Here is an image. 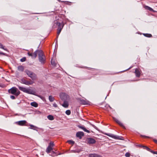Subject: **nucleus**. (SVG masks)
Instances as JSON below:
<instances>
[{"label": "nucleus", "instance_id": "35", "mask_svg": "<svg viewBox=\"0 0 157 157\" xmlns=\"http://www.w3.org/2000/svg\"><path fill=\"white\" fill-rule=\"evenodd\" d=\"M46 152L48 153H49V146H48V147H47V150H46Z\"/></svg>", "mask_w": 157, "mask_h": 157}, {"label": "nucleus", "instance_id": "15", "mask_svg": "<svg viewBox=\"0 0 157 157\" xmlns=\"http://www.w3.org/2000/svg\"><path fill=\"white\" fill-rule=\"evenodd\" d=\"M78 127L79 128L82 129L85 132H86L87 133H89L90 132L89 130L86 129V128L83 126L78 125Z\"/></svg>", "mask_w": 157, "mask_h": 157}, {"label": "nucleus", "instance_id": "20", "mask_svg": "<svg viewBox=\"0 0 157 157\" xmlns=\"http://www.w3.org/2000/svg\"><path fill=\"white\" fill-rule=\"evenodd\" d=\"M33 83L34 82L31 80H30L29 81L27 80L26 82L25 85H31L33 84Z\"/></svg>", "mask_w": 157, "mask_h": 157}, {"label": "nucleus", "instance_id": "25", "mask_svg": "<svg viewBox=\"0 0 157 157\" xmlns=\"http://www.w3.org/2000/svg\"><path fill=\"white\" fill-rule=\"evenodd\" d=\"M26 81L25 79L22 78L21 79V82L23 84H25Z\"/></svg>", "mask_w": 157, "mask_h": 157}, {"label": "nucleus", "instance_id": "5", "mask_svg": "<svg viewBox=\"0 0 157 157\" xmlns=\"http://www.w3.org/2000/svg\"><path fill=\"white\" fill-rule=\"evenodd\" d=\"M25 72L33 80H35L36 79V75L33 72L27 70H26Z\"/></svg>", "mask_w": 157, "mask_h": 157}, {"label": "nucleus", "instance_id": "13", "mask_svg": "<svg viewBox=\"0 0 157 157\" xmlns=\"http://www.w3.org/2000/svg\"><path fill=\"white\" fill-rule=\"evenodd\" d=\"M113 120L115 121L117 123H118L122 127H124V126L123 124L117 119H116L115 118H113Z\"/></svg>", "mask_w": 157, "mask_h": 157}, {"label": "nucleus", "instance_id": "31", "mask_svg": "<svg viewBox=\"0 0 157 157\" xmlns=\"http://www.w3.org/2000/svg\"><path fill=\"white\" fill-rule=\"evenodd\" d=\"M142 147L144 148V149H146L148 151H150V148L146 146H143Z\"/></svg>", "mask_w": 157, "mask_h": 157}, {"label": "nucleus", "instance_id": "36", "mask_svg": "<svg viewBox=\"0 0 157 157\" xmlns=\"http://www.w3.org/2000/svg\"><path fill=\"white\" fill-rule=\"evenodd\" d=\"M30 126L31 127V128H30L33 129V128H35V127L34 126V125H30Z\"/></svg>", "mask_w": 157, "mask_h": 157}, {"label": "nucleus", "instance_id": "28", "mask_svg": "<svg viewBox=\"0 0 157 157\" xmlns=\"http://www.w3.org/2000/svg\"><path fill=\"white\" fill-rule=\"evenodd\" d=\"M67 142L70 144H73L75 142L74 141H72V140H68L67 141Z\"/></svg>", "mask_w": 157, "mask_h": 157}, {"label": "nucleus", "instance_id": "39", "mask_svg": "<svg viewBox=\"0 0 157 157\" xmlns=\"http://www.w3.org/2000/svg\"><path fill=\"white\" fill-rule=\"evenodd\" d=\"M154 141L155 143L157 144V140H154Z\"/></svg>", "mask_w": 157, "mask_h": 157}, {"label": "nucleus", "instance_id": "34", "mask_svg": "<svg viewBox=\"0 0 157 157\" xmlns=\"http://www.w3.org/2000/svg\"><path fill=\"white\" fill-rule=\"evenodd\" d=\"M0 48H2L4 50H6L4 48V47H3L2 44H1L0 43Z\"/></svg>", "mask_w": 157, "mask_h": 157}, {"label": "nucleus", "instance_id": "24", "mask_svg": "<svg viewBox=\"0 0 157 157\" xmlns=\"http://www.w3.org/2000/svg\"><path fill=\"white\" fill-rule=\"evenodd\" d=\"M143 34L145 36L147 37H151L152 36L151 35V34H150L144 33V34Z\"/></svg>", "mask_w": 157, "mask_h": 157}, {"label": "nucleus", "instance_id": "22", "mask_svg": "<svg viewBox=\"0 0 157 157\" xmlns=\"http://www.w3.org/2000/svg\"><path fill=\"white\" fill-rule=\"evenodd\" d=\"M31 105L33 106L36 107L38 106V104L36 102H32L31 103Z\"/></svg>", "mask_w": 157, "mask_h": 157}, {"label": "nucleus", "instance_id": "2", "mask_svg": "<svg viewBox=\"0 0 157 157\" xmlns=\"http://www.w3.org/2000/svg\"><path fill=\"white\" fill-rule=\"evenodd\" d=\"M18 88L19 90L29 94L35 95V91L31 89L26 88L20 86H18Z\"/></svg>", "mask_w": 157, "mask_h": 157}, {"label": "nucleus", "instance_id": "17", "mask_svg": "<svg viewBox=\"0 0 157 157\" xmlns=\"http://www.w3.org/2000/svg\"><path fill=\"white\" fill-rule=\"evenodd\" d=\"M89 157H102L100 155L96 154H90L89 155Z\"/></svg>", "mask_w": 157, "mask_h": 157}, {"label": "nucleus", "instance_id": "41", "mask_svg": "<svg viewBox=\"0 0 157 157\" xmlns=\"http://www.w3.org/2000/svg\"><path fill=\"white\" fill-rule=\"evenodd\" d=\"M47 117L49 119V115H48V116H47Z\"/></svg>", "mask_w": 157, "mask_h": 157}, {"label": "nucleus", "instance_id": "16", "mask_svg": "<svg viewBox=\"0 0 157 157\" xmlns=\"http://www.w3.org/2000/svg\"><path fill=\"white\" fill-rule=\"evenodd\" d=\"M57 25L58 26V29H59V28H62V29L64 26V24L62 22H57Z\"/></svg>", "mask_w": 157, "mask_h": 157}, {"label": "nucleus", "instance_id": "19", "mask_svg": "<svg viewBox=\"0 0 157 157\" xmlns=\"http://www.w3.org/2000/svg\"><path fill=\"white\" fill-rule=\"evenodd\" d=\"M144 8L145 9L148 10L150 11H152L153 12H155V11L152 8H151L150 7H149L148 6H144Z\"/></svg>", "mask_w": 157, "mask_h": 157}, {"label": "nucleus", "instance_id": "38", "mask_svg": "<svg viewBox=\"0 0 157 157\" xmlns=\"http://www.w3.org/2000/svg\"><path fill=\"white\" fill-rule=\"evenodd\" d=\"M151 152L153 153L154 154H157V151H152Z\"/></svg>", "mask_w": 157, "mask_h": 157}, {"label": "nucleus", "instance_id": "40", "mask_svg": "<svg viewBox=\"0 0 157 157\" xmlns=\"http://www.w3.org/2000/svg\"><path fill=\"white\" fill-rule=\"evenodd\" d=\"M0 54H2V55H5L4 53L3 52H0Z\"/></svg>", "mask_w": 157, "mask_h": 157}, {"label": "nucleus", "instance_id": "33", "mask_svg": "<svg viewBox=\"0 0 157 157\" xmlns=\"http://www.w3.org/2000/svg\"><path fill=\"white\" fill-rule=\"evenodd\" d=\"M26 58L25 57L21 59V62H24L25 61Z\"/></svg>", "mask_w": 157, "mask_h": 157}, {"label": "nucleus", "instance_id": "18", "mask_svg": "<svg viewBox=\"0 0 157 157\" xmlns=\"http://www.w3.org/2000/svg\"><path fill=\"white\" fill-rule=\"evenodd\" d=\"M51 63L54 67H57V63L55 60L53 59H52L51 60Z\"/></svg>", "mask_w": 157, "mask_h": 157}, {"label": "nucleus", "instance_id": "37", "mask_svg": "<svg viewBox=\"0 0 157 157\" xmlns=\"http://www.w3.org/2000/svg\"><path fill=\"white\" fill-rule=\"evenodd\" d=\"M10 98L13 99H14L15 98V97L13 95H12L10 96Z\"/></svg>", "mask_w": 157, "mask_h": 157}, {"label": "nucleus", "instance_id": "42", "mask_svg": "<svg viewBox=\"0 0 157 157\" xmlns=\"http://www.w3.org/2000/svg\"><path fill=\"white\" fill-rule=\"evenodd\" d=\"M131 67H130L128 69H130Z\"/></svg>", "mask_w": 157, "mask_h": 157}, {"label": "nucleus", "instance_id": "9", "mask_svg": "<svg viewBox=\"0 0 157 157\" xmlns=\"http://www.w3.org/2000/svg\"><path fill=\"white\" fill-rule=\"evenodd\" d=\"M84 135V133L82 132H78L76 134V136L79 139H81L82 136Z\"/></svg>", "mask_w": 157, "mask_h": 157}, {"label": "nucleus", "instance_id": "1", "mask_svg": "<svg viewBox=\"0 0 157 157\" xmlns=\"http://www.w3.org/2000/svg\"><path fill=\"white\" fill-rule=\"evenodd\" d=\"M28 54L29 56H31L33 58H36L38 54L39 60L42 63H44L45 61V56L44 55L43 51L41 50H36L33 53H30L29 52Z\"/></svg>", "mask_w": 157, "mask_h": 157}, {"label": "nucleus", "instance_id": "21", "mask_svg": "<svg viewBox=\"0 0 157 157\" xmlns=\"http://www.w3.org/2000/svg\"><path fill=\"white\" fill-rule=\"evenodd\" d=\"M18 70L20 71H22L24 70V67L22 66H19L17 67Z\"/></svg>", "mask_w": 157, "mask_h": 157}, {"label": "nucleus", "instance_id": "30", "mask_svg": "<svg viewBox=\"0 0 157 157\" xmlns=\"http://www.w3.org/2000/svg\"><path fill=\"white\" fill-rule=\"evenodd\" d=\"M130 156V154L128 152H127L125 154V156L126 157H129Z\"/></svg>", "mask_w": 157, "mask_h": 157}, {"label": "nucleus", "instance_id": "7", "mask_svg": "<svg viewBox=\"0 0 157 157\" xmlns=\"http://www.w3.org/2000/svg\"><path fill=\"white\" fill-rule=\"evenodd\" d=\"M77 100L79 102L83 105H89L90 104V102L86 99H82L81 98H78Z\"/></svg>", "mask_w": 157, "mask_h": 157}, {"label": "nucleus", "instance_id": "26", "mask_svg": "<svg viewBox=\"0 0 157 157\" xmlns=\"http://www.w3.org/2000/svg\"><path fill=\"white\" fill-rule=\"evenodd\" d=\"M65 113L67 115H70L71 114V112L70 110H67L66 111Z\"/></svg>", "mask_w": 157, "mask_h": 157}, {"label": "nucleus", "instance_id": "3", "mask_svg": "<svg viewBox=\"0 0 157 157\" xmlns=\"http://www.w3.org/2000/svg\"><path fill=\"white\" fill-rule=\"evenodd\" d=\"M8 92L16 96L20 94V92L17 88L15 87H12L8 90Z\"/></svg>", "mask_w": 157, "mask_h": 157}, {"label": "nucleus", "instance_id": "32", "mask_svg": "<svg viewBox=\"0 0 157 157\" xmlns=\"http://www.w3.org/2000/svg\"><path fill=\"white\" fill-rule=\"evenodd\" d=\"M54 119V117L53 116L50 115V120H52Z\"/></svg>", "mask_w": 157, "mask_h": 157}, {"label": "nucleus", "instance_id": "8", "mask_svg": "<svg viewBox=\"0 0 157 157\" xmlns=\"http://www.w3.org/2000/svg\"><path fill=\"white\" fill-rule=\"evenodd\" d=\"M107 136H108L109 137H111L113 138H114L115 139H118V140H122V138L123 137L121 136H117L116 135H115L113 134H109V133H106L105 134Z\"/></svg>", "mask_w": 157, "mask_h": 157}, {"label": "nucleus", "instance_id": "29", "mask_svg": "<svg viewBox=\"0 0 157 157\" xmlns=\"http://www.w3.org/2000/svg\"><path fill=\"white\" fill-rule=\"evenodd\" d=\"M62 28H59V29H58V32H57V34L58 35H59L60 33L61 30H62Z\"/></svg>", "mask_w": 157, "mask_h": 157}, {"label": "nucleus", "instance_id": "4", "mask_svg": "<svg viewBox=\"0 0 157 157\" xmlns=\"http://www.w3.org/2000/svg\"><path fill=\"white\" fill-rule=\"evenodd\" d=\"M54 145L53 142H50V155H51L52 156H54L57 155L55 151L56 150H54L52 147Z\"/></svg>", "mask_w": 157, "mask_h": 157}, {"label": "nucleus", "instance_id": "10", "mask_svg": "<svg viewBox=\"0 0 157 157\" xmlns=\"http://www.w3.org/2000/svg\"><path fill=\"white\" fill-rule=\"evenodd\" d=\"M26 123L25 121H21L16 122V123L19 125H24Z\"/></svg>", "mask_w": 157, "mask_h": 157}, {"label": "nucleus", "instance_id": "6", "mask_svg": "<svg viewBox=\"0 0 157 157\" xmlns=\"http://www.w3.org/2000/svg\"><path fill=\"white\" fill-rule=\"evenodd\" d=\"M59 97L63 101L69 100L70 99L69 96L65 93H61L59 94Z\"/></svg>", "mask_w": 157, "mask_h": 157}, {"label": "nucleus", "instance_id": "27", "mask_svg": "<svg viewBox=\"0 0 157 157\" xmlns=\"http://www.w3.org/2000/svg\"><path fill=\"white\" fill-rule=\"evenodd\" d=\"M51 104H52L53 105V106L55 108H56L58 107L57 104L55 102H54L53 103H51Z\"/></svg>", "mask_w": 157, "mask_h": 157}, {"label": "nucleus", "instance_id": "23", "mask_svg": "<svg viewBox=\"0 0 157 157\" xmlns=\"http://www.w3.org/2000/svg\"><path fill=\"white\" fill-rule=\"evenodd\" d=\"M55 100L54 97L52 96H50V102H53Z\"/></svg>", "mask_w": 157, "mask_h": 157}, {"label": "nucleus", "instance_id": "11", "mask_svg": "<svg viewBox=\"0 0 157 157\" xmlns=\"http://www.w3.org/2000/svg\"><path fill=\"white\" fill-rule=\"evenodd\" d=\"M88 142L90 144H93L95 143V140L92 138H88Z\"/></svg>", "mask_w": 157, "mask_h": 157}, {"label": "nucleus", "instance_id": "14", "mask_svg": "<svg viewBox=\"0 0 157 157\" xmlns=\"http://www.w3.org/2000/svg\"><path fill=\"white\" fill-rule=\"evenodd\" d=\"M62 106L64 108H67L69 106V103L67 100L64 101L63 103Z\"/></svg>", "mask_w": 157, "mask_h": 157}, {"label": "nucleus", "instance_id": "12", "mask_svg": "<svg viewBox=\"0 0 157 157\" xmlns=\"http://www.w3.org/2000/svg\"><path fill=\"white\" fill-rule=\"evenodd\" d=\"M135 73L136 74V77H139L140 75V70L138 68H136L135 69Z\"/></svg>", "mask_w": 157, "mask_h": 157}]
</instances>
